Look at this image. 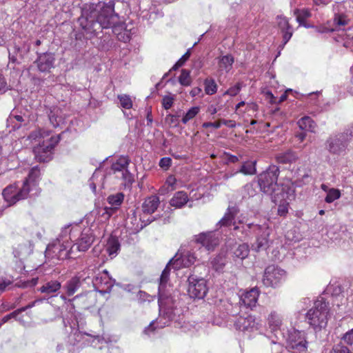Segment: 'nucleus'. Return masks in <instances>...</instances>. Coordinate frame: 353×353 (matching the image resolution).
<instances>
[{
    "label": "nucleus",
    "instance_id": "nucleus-44",
    "mask_svg": "<svg viewBox=\"0 0 353 353\" xmlns=\"http://www.w3.org/2000/svg\"><path fill=\"white\" fill-rule=\"evenodd\" d=\"M174 99L171 96H165L162 99V105L165 110L170 109L173 103Z\"/></svg>",
    "mask_w": 353,
    "mask_h": 353
},
{
    "label": "nucleus",
    "instance_id": "nucleus-56",
    "mask_svg": "<svg viewBox=\"0 0 353 353\" xmlns=\"http://www.w3.org/2000/svg\"><path fill=\"white\" fill-rule=\"evenodd\" d=\"M219 122H221V125H225L230 128H234L236 126V122L234 120H226V119H220Z\"/></svg>",
    "mask_w": 353,
    "mask_h": 353
},
{
    "label": "nucleus",
    "instance_id": "nucleus-45",
    "mask_svg": "<svg viewBox=\"0 0 353 353\" xmlns=\"http://www.w3.org/2000/svg\"><path fill=\"white\" fill-rule=\"evenodd\" d=\"M341 339L347 345L353 344V329L349 330L343 334Z\"/></svg>",
    "mask_w": 353,
    "mask_h": 353
},
{
    "label": "nucleus",
    "instance_id": "nucleus-49",
    "mask_svg": "<svg viewBox=\"0 0 353 353\" xmlns=\"http://www.w3.org/2000/svg\"><path fill=\"white\" fill-rule=\"evenodd\" d=\"M117 208L112 206L110 208L105 207L104 208L105 212L103 213L102 216H105L106 219H109L110 217L117 210Z\"/></svg>",
    "mask_w": 353,
    "mask_h": 353
},
{
    "label": "nucleus",
    "instance_id": "nucleus-4",
    "mask_svg": "<svg viewBox=\"0 0 353 353\" xmlns=\"http://www.w3.org/2000/svg\"><path fill=\"white\" fill-rule=\"evenodd\" d=\"M61 140V134L52 137L47 141L34 147L33 152L35 159L40 163L48 162L52 159L53 150Z\"/></svg>",
    "mask_w": 353,
    "mask_h": 353
},
{
    "label": "nucleus",
    "instance_id": "nucleus-28",
    "mask_svg": "<svg viewBox=\"0 0 353 353\" xmlns=\"http://www.w3.org/2000/svg\"><path fill=\"white\" fill-rule=\"evenodd\" d=\"M120 249V243L117 237L111 236L107 243L106 250L109 255L117 254V251Z\"/></svg>",
    "mask_w": 353,
    "mask_h": 353
},
{
    "label": "nucleus",
    "instance_id": "nucleus-36",
    "mask_svg": "<svg viewBox=\"0 0 353 353\" xmlns=\"http://www.w3.org/2000/svg\"><path fill=\"white\" fill-rule=\"evenodd\" d=\"M341 192L338 189L330 188L328 190L327 195L325 198V201L327 203H331L335 200L339 199Z\"/></svg>",
    "mask_w": 353,
    "mask_h": 353
},
{
    "label": "nucleus",
    "instance_id": "nucleus-55",
    "mask_svg": "<svg viewBox=\"0 0 353 353\" xmlns=\"http://www.w3.org/2000/svg\"><path fill=\"white\" fill-rule=\"evenodd\" d=\"M111 169L114 172H123L125 170H126L127 168L125 167H124L123 165H120L119 163H118L117 161L114 163H112V165H111Z\"/></svg>",
    "mask_w": 353,
    "mask_h": 353
},
{
    "label": "nucleus",
    "instance_id": "nucleus-26",
    "mask_svg": "<svg viewBox=\"0 0 353 353\" xmlns=\"http://www.w3.org/2000/svg\"><path fill=\"white\" fill-rule=\"evenodd\" d=\"M294 13L296 16V21L299 23L300 26H303L305 28L309 27L305 23L306 19L310 17V16H311V13L308 10H307V9H303V10L296 9L294 10Z\"/></svg>",
    "mask_w": 353,
    "mask_h": 353
},
{
    "label": "nucleus",
    "instance_id": "nucleus-50",
    "mask_svg": "<svg viewBox=\"0 0 353 353\" xmlns=\"http://www.w3.org/2000/svg\"><path fill=\"white\" fill-rule=\"evenodd\" d=\"M165 122L169 125H174L176 126L179 124L178 119L176 115L168 114L165 117Z\"/></svg>",
    "mask_w": 353,
    "mask_h": 353
},
{
    "label": "nucleus",
    "instance_id": "nucleus-63",
    "mask_svg": "<svg viewBox=\"0 0 353 353\" xmlns=\"http://www.w3.org/2000/svg\"><path fill=\"white\" fill-rule=\"evenodd\" d=\"M265 95H266V97L267 99H268L270 100V102L271 103H276V101H275V97H274L273 94L268 91L265 93Z\"/></svg>",
    "mask_w": 353,
    "mask_h": 353
},
{
    "label": "nucleus",
    "instance_id": "nucleus-41",
    "mask_svg": "<svg viewBox=\"0 0 353 353\" xmlns=\"http://www.w3.org/2000/svg\"><path fill=\"white\" fill-rule=\"evenodd\" d=\"M330 353H352L348 347L343 345L341 343L334 345Z\"/></svg>",
    "mask_w": 353,
    "mask_h": 353
},
{
    "label": "nucleus",
    "instance_id": "nucleus-16",
    "mask_svg": "<svg viewBox=\"0 0 353 353\" xmlns=\"http://www.w3.org/2000/svg\"><path fill=\"white\" fill-rule=\"evenodd\" d=\"M349 23V19L347 16L343 14H335L333 19V25L334 28L329 29L328 28H323V30H319V32H334L341 29V27L347 26Z\"/></svg>",
    "mask_w": 353,
    "mask_h": 353
},
{
    "label": "nucleus",
    "instance_id": "nucleus-17",
    "mask_svg": "<svg viewBox=\"0 0 353 353\" xmlns=\"http://www.w3.org/2000/svg\"><path fill=\"white\" fill-rule=\"evenodd\" d=\"M196 242L201 243L208 250H213L216 245V240L212 238V232L201 233L196 236Z\"/></svg>",
    "mask_w": 353,
    "mask_h": 353
},
{
    "label": "nucleus",
    "instance_id": "nucleus-13",
    "mask_svg": "<svg viewBox=\"0 0 353 353\" xmlns=\"http://www.w3.org/2000/svg\"><path fill=\"white\" fill-rule=\"evenodd\" d=\"M259 295V290L256 288H253L241 296L240 304L243 305L245 307L252 309L256 306Z\"/></svg>",
    "mask_w": 353,
    "mask_h": 353
},
{
    "label": "nucleus",
    "instance_id": "nucleus-39",
    "mask_svg": "<svg viewBox=\"0 0 353 353\" xmlns=\"http://www.w3.org/2000/svg\"><path fill=\"white\" fill-rule=\"evenodd\" d=\"M280 200L281 203L279 205L277 213L281 216H285L288 213L289 203L284 200V198Z\"/></svg>",
    "mask_w": 353,
    "mask_h": 353
},
{
    "label": "nucleus",
    "instance_id": "nucleus-5",
    "mask_svg": "<svg viewBox=\"0 0 353 353\" xmlns=\"http://www.w3.org/2000/svg\"><path fill=\"white\" fill-rule=\"evenodd\" d=\"M17 189L18 187L14 183L7 186L3 190V197L5 201L9 203L10 206L28 197L30 192V185L28 179L24 180L23 186L19 190H17Z\"/></svg>",
    "mask_w": 353,
    "mask_h": 353
},
{
    "label": "nucleus",
    "instance_id": "nucleus-18",
    "mask_svg": "<svg viewBox=\"0 0 353 353\" xmlns=\"http://www.w3.org/2000/svg\"><path fill=\"white\" fill-rule=\"evenodd\" d=\"M159 203V198L156 195H152L145 200L142 205V210L145 214H152L157 210Z\"/></svg>",
    "mask_w": 353,
    "mask_h": 353
},
{
    "label": "nucleus",
    "instance_id": "nucleus-27",
    "mask_svg": "<svg viewBox=\"0 0 353 353\" xmlns=\"http://www.w3.org/2000/svg\"><path fill=\"white\" fill-rule=\"evenodd\" d=\"M268 322V325L272 330H276L279 329L282 324V320L281 317L275 312H271V314L269 315Z\"/></svg>",
    "mask_w": 353,
    "mask_h": 353
},
{
    "label": "nucleus",
    "instance_id": "nucleus-31",
    "mask_svg": "<svg viewBox=\"0 0 353 353\" xmlns=\"http://www.w3.org/2000/svg\"><path fill=\"white\" fill-rule=\"evenodd\" d=\"M124 194L122 192H118L115 194H111L108 197V201L111 206L117 207L121 205L123 201Z\"/></svg>",
    "mask_w": 353,
    "mask_h": 353
},
{
    "label": "nucleus",
    "instance_id": "nucleus-23",
    "mask_svg": "<svg viewBox=\"0 0 353 353\" xmlns=\"http://www.w3.org/2000/svg\"><path fill=\"white\" fill-rule=\"evenodd\" d=\"M233 63L234 57L231 54L223 56L219 60V69L228 72L231 70Z\"/></svg>",
    "mask_w": 353,
    "mask_h": 353
},
{
    "label": "nucleus",
    "instance_id": "nucleus-3",
    "mask_svg": "<svg viewBox=\"0 0 353 353\" xmlns=\"http://www.w3.org/2000/svg\"><path fill=\"white\" fill-rule=\"evenodd\" d=\"M328 315V303L321 298L314 302V307L307 312L306 316L311 326L321 330L327 324Z\"/></svg>",
    "mask_w": 353,
    "mask_h": 353
},
{
    "label": "nucleus",
    "instance_id": "nucleus-37",
    "mask_svg": "<svg viewBox=\"0 0 353 353\" xmlns=\"http://www.w3.org/2000/svg\"><path fill=\"white\" fill-rule=\"evenodd\" d=\"M200 108L197 106L191 108L182 118L183 123L186 124L190 120L195 117L199 112Z\"/></svg>",
    "mask_w": 353,
    "mask_h": 353
},
{
    "label": "nucleus",
    "instance_id": "nucleus-40",
    "mask_svg": "<svg viewBox=\"0 0 353 353\" xmlns=\"http://www.w3.org/2000/svg\"><path fill=\"white\" fill-rule=\"evenodd\" d=\"M121 105L125 109H130L132 107V102L129 96L121 95L118 97Z\"/></svg>",
    "mask_w": 353,
    "mask_h": 353
},
{
    "label": "nucleus",
    "instance_id": "nucleus-6",
    "mask_svg": "<svg viewBox=\"0 0 353 353\" xmlns=\"http://www.w3.org/2000/svg\"><path fill=\"white\" fill-rule=\"evenodd\" d=\"M352 136L353 127H350L345 132L330 137L327 141L329 152L332 154H339L345 151Z\"/></svg>",
    "mask_w": 353,
    "mask_h": 353
},
{
    "label": "nucleus",
    "instance_id": "nucleus-34",
    "mask_svg": "<svg viewBox=\"0 0 353 353\" xmlns=\"http://www.w3.org/2000/svg\"><path fill=\"white\" fill-rule=\"evenodd\" d=\"M205 92L207 94L212 95L217 90V85L213 79H206L204 81Z\"/></svg>",
    "mask_w": 353,
    "mask_h": 353
},
{
    "label": "nucleus",
    "instance_id": "nucleus-29",
    "mask_svg": "<svg viewBox=\"0 0 353 353\" xmlns=\"http://www.w3.org/2000/svg\"><path fill=\"white\" fill-rule=\"evenodd\" d=\"M268 246V239L267 234H262L256 239V243L252 245L256 252L265 250Z\"/></svg>",
    "mask_w": 353,
    "mask_h": 353
},
{
    "label": "nucleus",
    "instance_id": "nucleus-24",
    "mask_svg": "<svg viewBox=\"0 0 353 353\" xmlns=\"http://www.w3.org/2000/svg\"><path fill=\"white\" fill-rule=\"evenodd\" d=\"M299 128L302 130L314 132L316 124L310 117H303L298 121Z\"/></svg>",
    "mask_w": 353,
    "mask_h": 353
},
{
    "label": "nucleus",
    "instance_id": "nucleus-43",
    "mask_svg": "<svg viewBox=\"0 0 353 353\" xmlns=\"http://www.w3.org/2000/svg\"><path fill=\"white\" fill-rule=\"evenodd\" d=\"M39 176H40V170L38 166H34L30 170L29 174H28V178H27L26 179H28V181L29 180L34 181L37 178H39Z\"/></svg>",
    "mask_w": 353,
    "mask_h": 353
},
{
    "label": "nucleus",
    "instance_id": "nucleus-62",
    "mask_svg": "<svg viewBox=\"0 0 353 353\" xmlns=\"http://www.w3.org/2000/svg\"><path fill=\"white\" fill-rule=\"evenodd\" d=\"M190 56V51L188 50L183 56L178 61V62L181 63L183 65L185 62L189 59Z\"/></svg>",
    "mask_w": 353,
    "mask_h": 353
},
{
    "label": "nucleus",
    "instance_id": "nucleus-7",
    "mask_svg": "<svg viewBox=\"0 0 353 353\" xmlns=\"http://www.w3.org/2000/svg\"><path fill=\"white\" fill-rule=\"evenodd\" d=\"M188 292L190 297L194 299H203L206 295L208 288L206 280L195 274L188 276Z\"/></svg>",
    "mask_w": 353,
    "mask_h": 353
},
{
    "label": "nucleus",
    "instance_id": "nucleus-52",
    "mask_svg": "<svg viewBox=\"0 0 353 353\" xmlns=\"http://www.w3.org/2000/svg\"><path fill=\"white\" fill-rule=\"evenodd\" d=\"M306 344H307V341L305 340H304V341H301L297 343H295L294 345H292V347L296 348V350H298L299 351H305L307 349Z\"/></svg>",
    "mask_w": 353,
    "mask_h": 353
},
{
    "label": "nucleus",
    "instance_id": "nucleus-1",
    "mask_svg": "<svg viewBox=\"0 0 353 353\" xmlns=\"http://www.w3.org/2000/svg\"><path fill=\"white\" fill-rule=\"evenodd\" d=\"M78 23L89 39L97 37L104 28L115 27L119 16L114 12V1L100 2L83 8Z\"/></svg>",
    "mask_w": 353,
    "mask_h": 353
},
{
    "label": "nucleus",
    "instance_id": "nucleus-53",
    "mask_svg": "<svg viewBox=\"0 0 353 353\" xmlns=\"http://www.w3.org/2000/svg\"><path fill=\"white\" fill-rule=\"evenodd\" d=\"M103 276H97L94 279L91 278L90 283H92L95 288H99V284H101L103 282Z\"/></svg>",
    "mask_w": 353,
    "mask_h": 353
},
{
    "label": "nucleus",
    "instance_id": "nucleus-38",
    "mask_svg": "<svg viewBox=\"0 0 353 353\" xmlns=\"http://www.w3.org/2000/svg\"><path fill=\"white\" fill-rule=\"evenodd\" d=\"M173 261V259L170 261L168 264L166 265V267L163 270L161 277H160V282L159 285H165L168 278L170 275V269L169 268V265L171 264Z\"/></svg>",
    "mask_w": 353,
    "mask_h": 353
},
{
    "label": "nucleus",
    "instance_id": "nucleus-42",
    "mask_svg": "<svg viewBox=\"0 0 353 353\" xmlns=\"http://www.w3.org/2000/svg\"><path fill=\"white\" fill-rule=\"evenodd\" d=\"M122 179L125 181V185H131L134 181V176L128 169L122 172Z\"/></svg>",
    "mask_w": 353,
    "mask_h": 353
},
{
    "label": "nucleus",
    "instance_id": "nucleus-47",
    "mask_svg": "<svg viewBox=\"0 0 353 353\" xmlns=\"http://www.w3.org/2000/svg\"><path fill=\"white\" fill-rule=\"evenodd\" d=\"M172 159L170 157H163L159 161V166L163 170H168L171 166Z\"/></svg>",
    "mask_w": 353,
    "mask_h": 353
},
{
    "label": "nucleus",
    "instance_id": "nucleus-57",
    "mask_svg": "<svg viewBox=\"0 0 353 353\" xmlns=\"http://www.w3.org/2000/svg\"><path fill=\"white\" fill-rule=\"evenodd\" d=\"M117 162L127 168L130 163V159H128V157L122 156L117 159Z\"/></svg>",
    "mask_w": 353,
    "mask_h": 353
},
{
    "label": "nucleus",
    "instance_id": "nucleus-20",
    "mask_svg": "<svg viewBox=\"0 0 353 353\" xmlns=\"http://www.w3.org/2000/svg\"><path fill=\"white\" fill-rule=\"evenodd\" d=\"M188 201V196L186 192L183 191L176 192L171 199L170 203L172 206L181 208Z\"/></svg>",
    "mask_w": 353,
    "mask_h": 353
},
{
    "label": "nucleus",
    "instance_id": "nucleus-61",
    "mask_svg": "<svg viewBox=\"0 0 353 353\" xmlns=\"http://www.w3.org/2000/svg\"><path fill=\"white\" fill-rule=\"evenodd\" d=\"M154 321H152L150 325L146 327L144 330V333L146 334H149L151 332H153L155 330V327H154Z\"/></svg>",
    "mask_w": 353,
    "mask_h": 353
},
{
    "label": "nucleus",
    "instance_id": "nucleus-35",
    "mask_svg": "<svg viewBox=\"0 0 353 353\" xmlns=\"http://www.w3.org/2000/svg\"><path fill=\"white\" fill-rule=\"evenodd\" d=\"M58 250L57 256H53L52 257H57L58 259L60 260H64L68 258L72 257L70 256V253H72L73 252L71 251V249L70 250H67V246L64 245H60L58 248H57Z\"/></svg>",
    "mask_w": 353,
    "mask_h": 353
},
{
    "label": "nucleus",
    "instance_id": "nucleus-32",
    "mask_svg": "<svg viewBox=\"0 0 353 353\" xmlns=\"http://www.w3.org/2000/svg\"><path fill=\"white\" fill-rule=\"evenodd\" d=\"M249 252L250 249L248 245L246 243H242L236 248L234 252V254L236 257L243 259L248 256Z\"/></svg>",
    "mask_w": 353,
    "mask_h": 353
},
{
    "label": "nucleus",
    "instance_id": "nucleus-25",
    "mask_svg": "<svg viewBox=\"0 0 353 353\" xmlns=\"http://www.w3.org/2000/svg\"><path fill=\"white\" fill-rule=\"evenodd\" d=\"M256 162L247 161L241 165L240 169L236 172L242 173L245 175H252L256 173Z\"/></svg>",
    "mask_w": 353,
    "mask_h": 353
},
{
    "label": "nucleus",
    "instance_id": "nucleus-48",
    "mask_svg": "<svg viewBox=\"0 0 353 353\" xmlns=\"http://www.w3.org/2000/svg\"><path fill=\"white\" fill-rule=\"evenodd\" d=\"M8 90H10V88L6 79L3 75L0 73V94H4Z\"/></svg>",
    "mask_w": 353,
    "mask_h": 353
},
{
    "label": "nucleus",
    "instance_id": "nucleus-12",
    "mask_svg": "<svg viewBox=\"0 0 353 353\" xmlns=\"http://www.w3.org/2000/svg\"><path fill=\"white\" fill-rule=\"evenodd\" d=\"M73 300L77 301L81 309L89 310L95 306L97 302V297L95 293L88 292L74 296Z\"/></svg>",
    "mask_w": 353,
    "mask_h": 353
},
{
    "label": "nucleus",
    "instance_id": "nucleus-59",
    "mask_svg": "<svg viewBox=\"0 0 353 353\" xmlns=\"http://www.w3.org/2000/svg\"><path fill=\"white\" fill-rule=\"evenodd\" d=\"M225 154L226 156L227 161L230 163H235L239 161V157L235 155H232L229 153H225Z\"/></svg>",
    "mask_w": 353,
    "mask_h": 353
},
{
    "label": "nucleus",
    "instance_id": "nucleus-19",
    "mask_svg": "<svg viewBox=\"0 0 353 353\" xmlns=\"http://www.w3.org/2000/svg\"><path fill=\"white\" fill-rule=\"evenodd\" d=\"M275 159L277 163L287 164L296 162L298 159L297 154L292 150H288L285 152L276 154Z\"/></svg>",
    "mask_w": 353,
    "mask_h": 353
},
{
    "label": "nucleus",
    "instance_id": "nucleus-11",
    "mask_svg": "<svg viewBox=\"0 0 353 353\" xmlns=\"http://www.w3.org/2000/svg\"><path fill=\"white\" fill-rule=\"evenodd\" d=\"M55 58L52 53H43L38 56L35 63L39 71L42 72H49L54 67Z\"/></svg>",
    "mask_w": 353,
    "mask_h": 353
},
{
    "label": "nucleus",
    "instance_id": "nucleus-14",
    "mask_svg": "<svg viewBox=\"0 0 353 353\" xmlns=\"http://www.w3.org/2000/svg\"><path fill=\"white\" fill-rule=\"evenodd\" d=\"M277 24L283 33V45H285L292 36V27L289 23L288 19L282 15L277 16Z\"/></svg>",
    "mask_w": 353,
    "mask_h": 353
},
{
    "label": "nucleus",
    "instance_id": "nucleus-58",
    "mask_svg": "<svg viewBox=\"0 0 353 353\" xmlns=\"http://www.w3.org/2000/svg\"><path fill=\"white\" fill-rule=\"evenodd\" d=\"M10 119L11 121L12 119H15L17 121L19 122L20 123H21L22 122L24 121V119H23V117L21 115L11 114L10 116ZM21 126V124H19L18 125H14V128L19 129Z\"/></svg>",
    "mask_w": 353,
    "mask_h": 353
},
{
    "label": "nucleus",
    "instance_id": "nucleus-54",
    "mask_svg": "<svg viewBox=\"0 0 353 353\" xmlns=\"http://www.w3.org/2000/svg\"><path fill=\"white\" fill-rule=\"evenodd\" d=\"M202 126L204 128L213 127L216 129H218L221 127V122H219V121H218L216 122H213V123L212 122H205L203 123Z\"/></svg>",
    "mask_w": 353,
    "mask_h": 353
},
{
    "label": "nucleus",
    "instance_id": "nucleus-22",
    "mask_svg": "<svg viewBox=\"0 0 353 353\" xmlns=\"http://www.w3.org/2000/svg\"><path fill=\"white\" fill-rule=\"evenodd\" d=\"M254 324V321L253 317L252 316H248V317H239L234 325L236 329L245 331L248 330L250 327H253Z\"/></svg>",
    "mask_w": 353,
    "mask_h": 353
},
{
    "label": "nucleus",
    "instance_id": "nucleus-51",
    "mask_svg": "<svg viewBox=\"0 0 353 353\" xmlns=\"http://www.w3.org/2000/svg\"><path fill=\"white\" fill-rule=\"evenodd\" d=\"M19 314V312L17 310L12 312V313L6 315L5 316H3L1 319V322H0V325H2L3 323L8 322L12 318H15L17 316V314Z\"/></svg>",
    "mask_w": 353,
    "mask_h": 353
},
{
    "label": "nucleus",
    "instance_id": "nucleus-9",
    "mask_svg": "<svg viewBox=\"0 0 353 353\" xmlns=\"http://www.w3.org/2000/svg\"><path fill=\"white\" fill-rule=\"evenodd\" d=\"M286 276V272L279 267L270 265L264 271L263 283L267 286L274 287Z\"/></svg>",
    "mask_w": 353,
    "mask_h": 353
},
{
    "label": "nucleus",
    "instance_id": "nucleus-64",
    "mask_svg": "<svg viewBox=\"0 0 353 353\" xmlns=\"http://www.w3.org/2000/svg\"><path fill=\"white\" fill-rule=\"evenodd\" d=\"M201 91L202 90L200 88L195 87L190 91V94L192 95V97H195L199 95L201 92Z\"/></svg>",
    "mask_w": 353,
    "mask_h": 353
},
{
    "label": "nucleus",
    "instance_id": "nucleus-33",
    "mask_svg": "<svg viewBox=\"0 0 353 353\" xmlns=\"http://www.w3.org/2000/svg\"><path fill=\"white\" fill-rule=\"evenodd\" d=\"M179 82L183 86H189L191 85L192 79L190 77V71L183 69L179 77Z\"/></svg>",
    "mask_w": 353,
    "mask_h": 353
},
{
    "label": "nucleus",
    "instance_id": "nucleus-21",
    "mask_svg": "<svg viewBox=\"0 0 353 353\" xmlns=\"http://www.w3.org/2000/svg\"><path fill=\"white\" fill-rule=\"evenodd\" d=\"M61 288V284L59 281L56 280H51L50 281L46 282L44 285H43L39 290L41 293L45 294H52L57 292Z\"/></svg>",
    "mask_w": 353,
    "mask_h": 353
},
{
    "label": "nucleus",
    "instance_id": "nucleus-60",
    "mask_svg": "<svg viewBox=\"0 0 353 353\" xmlns=\"http://www.w3.org/2000/svg\"><path fill=\"white\" fill-rule=\"evenodd\" d=\"M37 301H39V300H35V301H32V302L30 303H29L28 305H27L26 306H25V307H21V308L18 309L17 310H18V312H19V313H21V312H24V311H26V310H28V309H30V308L33 307L35 305V303H36Z\"/></svg>",
    "mask_w": 353,
    "mask_h": 353
},
{
    "label": "nucleus",
    "instance_id": "nucleus-10",
    "mask_svg": "<svg viewBox=\"0 0 353 353\" xmlns=\"http://www.w3.org/2000/svg\"><path fill=\"white\" fill-rule=\"evenodd\" d=\"M94 241V236L90 230L83 232L78 241L71 247V251L78 250L80 252L86 251Z\"/></svg>",
    "mask_w": 353,
    "mask_h": 353
},
{
    "label": "nucleus",
    "instance_id": "nucleus-15",
    "mask_svg": "<svg viewBox=\"0 0 353 353\" xmlns=\"http://www.w3.org/2000/svg\"><path fill=\"white\" fill-rule=\"evenodd\" d=\"M239 210L237 208L229 206L223 217L217 223V229L222 227H229L232 224L234 225V220Z\"/></svg>",
    "mask_w": 353,
    "mask_h": 353
},
{
    "label": "nucleus",
    "instance_id": "nucleus-30",
    "mask_svg": "<svg viewBox=\"0 0 353 353\" xmlns=\"http://www.w3.org/2000/svg\"><path fill=\"white\" fill-rule=\"evenodd\" d=\"M165 287V285H159V286L158 302H159V305L160 307L165 306L168 303V301L170 299V295L169 294L166 293L164 290Z\"/></svg>",
    "mask_w": 353,
    "mask_h": 353
},
{
    "label": "nucleus",
    "instance_id": "nucleus-46",
    "mask_svg": "<svg viewBox=\"0 0 353 353\" xmlns=\"http://www.w3.org/2000/svg\"><path fill=\"white\" fill-rule=\"evenodd\" d=\"M241 83H236L234 87L229 88L224 94H228L232 97L236 96L241 90Z\"/></svg>",
    "mask_w": 353,
    "mask_h": 353
},
{
    "label": "nucleus",
    "instance_id": "nucleus-2",
    "mask_svg": "<svg viewBox=\"0 0 353 353\" xmlns=\"http://www.w3.org/2000/svg\"><path fill=\"white\" fill-rule=\"evenodd\" d=\"M279 173V167L271 165L258 176L260 190L264 193L270 194L272 201L274 203H276L279 199H283L285 194L283 186L277 183Z\"/></svg>",
    "mask_w": 353,
    "mask_h": 353
},
{
    "label": "nucleus",
    "instance_id": "nucleus-8",
    "mask_svg": "<svg viewBox=\"0 0 353 353\" xmlns=\"http://www.w3.org/2000/svg\"><path fill=\"white\" fill-rule=\"evenodd\" d=\"M91 277L89 271H82L78 272L75 276L69 279L63 289L68 296H72L81 286L85 283L89 285L90 283Z\"/></svg>",
    "mask_w": 353,
    "mask_h": 353
}]
</instances>
